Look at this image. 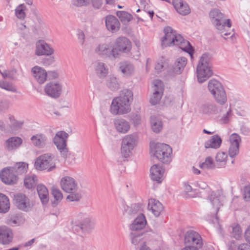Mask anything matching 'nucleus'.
Masks as SVG:
<instances>
[{
    "label": "nucleus",
    "mask_w": 250,
    "mask_h": 250,
    "mask_svg": "<svg viewBox=\"0 0 250 250\" xmlns=\"http://www.w3.org/2000/svg\"><path fill=\"white\" fill-rule=\"evenodd\" d=\"M164 32L165 36L161 41L163 48L171 45H179L181 49L192 57L193 49L188 41L185 40L181 35L177 34L176 31L169 26L165 27Z\"/></svg>",
    "instance_id": "nucleus-1"
},
{
    "label": "nucleus",
    "mask_w": 250,
    "mask_h": 250,
    "mask_svg": "<svg viewBox=\"0 0 250 250\" xmlns=\"http://www.w3.org/2000/svg\"><path fill=\"white\" fill-rule=\"evenodd\" d=\"M211 57L208 53H205L201 57L196 68L198 81L203 83L210 77L213 74L211 69Z\"/></svg>",
    "instance_id": "nucleus-2"
},
{
    "label": "nucleus",
    "mask_w": 250,
    "mask_h": 250,
    "mask_svg": "<svg viewBox=\"0 0 250 250\" xmlns=\"http://www.w3.org/2000/svg\"><path fill=\"white\" fill-rule=\"evenodd\" d=\"M61 186L62 190L69 193L67 199L71 202L78 201L82 198L81 193L78 191V185L72 177L66 176L62 179Z\"/></svg>",
    "instance_id": "nucleus-3"
},
{
    "label": "nucleus",
    "mask_w": 250,
    "mask_h": 250,
    "mask_svg": "<svg viewBox=\"0 0 250 250\" xmlns=\"http://www.w3.org/2000/svg\"><path fill=\"white\" fill-rule=\"evenodd\" d=\"M225 197L220 191L212 192L208 197L205 204V208L211 214L215 215L216 221H218L217 212L220 207L223 205Z\"/></svg>",
    "instance_id": "nucleus-4"
},
{
    "label": "nucleus",
    "mask_w": 250,
    "mask_h": 250,
    "mask_svg": "<svg viewBox=\"0 0 250 250\" xmlns=\"http://www.w3.org/2000/svg\"><path fill=\"white\" fill-rule=\"evenodd\" d=\"M139 137L136 133L125 136L122 139L121 153L125 158L129 157L134 148L137 145Z\"/></svg>",
    "instance_id": "nucleus-5"
},
{
    "label": "nucleus",
    "mask_w": 250,
    "mask_h": 250,
    "mask_svg": "<svg viewBox=\"0 0 250 250\" xmlns=\"http://www.w3.org/2000/svg\"><path fill=\"white\" fill-rule=\"evenodd\" d=\"M208 89L218 104H224L227 102L225 89L219 81L215 79L210 80L208 83Z\"/></svg>",
    "instance_id": "nucleus-6"
},
{
    "label": "nucleus",
    "mask_w": 250,
    "mask_h": 250,
    "mask_svg": "<svg viewBox=\"0 0 250 250\" xmlns=\"http://www.w3.org/2000/svg\"><path fill=\"white\" fill-rule=\"evenodd\" d=\"M209 17L214 20L213 22L216 28L220 31H221L222 36H228L230 34V33L225 32L222 30L225 29V27L230 28L231 26L230 20L227 19L226 21L224 20V15L217 9L212 10L209 13Z\"/></svg>",
    "instance_id": "nucleus-7"
},
{
    "label": "nucleus",
    "mask_w": 250,
    "mask_h": 250,
    "mask_svg": "<svg viewBox=\"0 0 250 250\" xmlns=\"http://www.w3.org/2000/svg\"><path fill=\"white\" fill-rule=\"evenodd\" d=\"M35 167L39 170H52L56 167L54 155L46 153L40 156L35 161Z\"/></svg>",
    "instance_id": "nucleus-8"
},
{
    "label": "nucleus",
    "mask_w": 250,
    "mask_h": 250,
    "mask_svg": "<svg viewBox=\"0 0 250 250\" xmlns=\"http://www.w3.org/2000/svg\"><path fill=\"white\" fill-rule=\"evenodd\" d=\"M95 53L103 58L116 59L119 57V53L114 47L110 43L99 44L94 50Z\"/></svg>",
    "instance_id": "nucleus-9"
},
{
    "label": "nucleus",
    "mask_w": 250,
    "mask_h": 250,
    "mask_svg": "<svg viewBox=\"0 0 250 250\" xmlns=\"http://www.w3.org/2000/svg\"><path fill=\"white\" fill-rule=\"evenodd\" d=\"M68 134L63 131L58 132L53 139V142L62 156L65 159L69 157L70 152L66 147V141Z\"/></svg>",
    "instance_id": "nucleus-10"
},
{
    "label": "nucleus",
    "mask_w": 250,
    "mask_h": 250,
    "mask_svg": "<svg viewBox=\"0 0 250 250\" xmlns=\"http://www.w3.org/2000/svg\"><path fill=\"white\" fill-rule=\"evenodd\" d=\"M172 148L166 144L157 143L155 146L154 155L163 163L167 164L171 161Z\"/></svg>",
    "instance_id": "nucleus-11"
},
{
    "label": "nucleus",
    "mask_w": 250,
    "mask_h": 250,
    "mask_svg": "<svg viewBox=\"0 0 250 250\" xmlns=\"http://www.w3.org/2000/svg\"><path fill=\"white\" fill-rule=\"evenodd\" d=\"M131 110L128 101H122L121 98H115L110 105V112L113 115H122L128 113Z\"/></svg>",
    "instance_id": "nucleus-12"
},
{
    "label": "nucleus",
    "mask_w": 250,
    "mask_h": 250,
    "mask_svg": "<svg viewBox=\"0 0 250 250\" xmlns=\"http://www.w3.org/2000/svg\"><path fill=\"white\" fill-rule=\"evenodd\" d=\"M184 243L186 246H193L198 249L201 248L203 245L201 235L193 230H189L186 232L185 235Z\"/></svg>",
    "instance_id": "nucleus-13"
},
{
    "label": "nucleus",
    "mask_w": 250,
    "mask_h": 250,
    "mask_svg": "<svg viewBox=\"0 0 250 250\" xmlns=\"http://www.w3.org/2000/svg\"><path fill=\"white\" fill-rule=\"evenodd\" d=\"M44 92L49 97L57 99L60 97L62 91V85L59 81L48 83L44 87Z\"/></svg>",
    "instance_id": "nucleus-14"
},
{
    "label": "nucleus",
    "mask_w": 250,
    "mask_h": 250,
    "mask_svg": "<svg viewBox=\"0 0 250 250\" xmlns=\"http://www.w3.org/2000/svg\"><path fill=\"white\" fill-rule=\"evenodd\" d=\"M15 204L20 210L29 211L33 207V204L30 202L29 198L22 193H18L14 196Z\"/></svg>",
    "instance_id": "nucleus-15"
},
{
    "label": "nucleus",
    "mask_w": 250,
    "mask_h": 250,
    "mask_svg": "<svg viewBox=\"0 0 250 250\" xmlns=\"http://www.w3.org/2000/svg\"><path fill=\"white\" fill-rule=\"evenodd\" d=\"M154 93L150 99V103L153 105L157 104L160 102L163 94L164 86L163 82L159 80L153 81Z\"/></svg>",
    "instance_id": "nucleus-16"
},
{
    "label": "nucleus",
    "mask_w": 250,
    "mask_h": 250,
    "mask_svg": "<svg viewBox=\"0 0 250 250\" xmlns=\"http://www.w3.org/2000/svg\"><path fill=\"white\" fill-rule=\"evenodd\" d=\"M0 178L3 183L7 185L14 184L18 180L14 169L12 167L3 168L0 173Z\"/></svg>",
    "instance_id": "nucleus-17"
},
{
    "label": "nucleus",
    "mask_w": 250,
    "mask_h": 250,
    "mask_svg": "<svg viewBox=\"0 0 250 250\" xmlns=\"http://www.w3.org/2000/svg\"><path fill=\"white\" fill-rule=\"evenodd\" d=\"M229 141L230 146L229 149V154L230 157H234L238 154L239 144L241 139L239 135L233 133L230 136Z\"/></svg>",
    "instance_id": "nucleus-18"
},
{
    "label": "nucleus",
    "mask_w": 250,
    "mask_h": 250,
    "mask_svg": "<svg viewBox=\"0 0 250 250\" xmlns=\"http://www.w3.org/2000/svg\"><path fill=\"white\" fill-rule=\"evenodd\" d=\"M14 235L12 229L6 227H0V243L9 245L13 240Z\"/></svg>",
    "instance_id": "nucleus-19"
},
{
    "label": "nucleus",
    "mask_w": 250,
    "mask_h": 250,
    "mask_svg": "<svg viewBox=\"0 0 250 250\" xmlns=\"http://www.w3.org/2000/svg\"><path fill=\"white\" fill-rule=\"evenodd\" d=\"M54 52V49L43 41H39L36 43L35 54L37 56H50Z\"/></svg>",
    "instance_id": "nucleus-20"
},
{
    "label": "nucleus",
    "mask_w": 250,
    "mask_h": 250,
    "mask_svg": "<svg viewBox=\"0 0 250 250\" xmlns=\"http://www.w3.org/2000/svg\"><path fill=\"white\" fill-rule=\"evenodd\" d=\"M115 47L114 48L117 50L118 52H122L127 53L131 49V43L130 41L125 37H119L115 42Z\"/></svg>",
    "instance_id": "nucleus-21"
},
{
    "label": "nucleus",
    "mask_w": 250,
    "mask_h": 250,
    "mask_svg": "<svg viewBox=\"0 0 250 250\" xmlns=\"http://www.w3.org/2000/svg\"><path fill=\"white\" fill-rule=\"evenodd\" d=\"M113 124L116 130L119 133L125 134L130 130L129 123L124 119L116 118L114 119Z\"/></svg>",
    "instance_id": "nucleus-22"
},
{
    "label": "nucleus",
    "mask_w": 250,
    "mask_h": 250,
    "mask_svg": "<svg viewBox=\"0 0 250 250\" xmlns=\"http://www.w3.org/2000/svg\"><path fill=\"white\" fill-rule=\"evenodd\" d=\"M31 72L39 83L42 84L46 82L47 73L44 68L39 66H35L32 68Z\"/></svg>",
    "instance_id": "nucleus-23"
},
{
    "label": "nucleus",
    "mask_w": 250,
    "mask_h": 250,
    "mask_svg": "<svg viewBox=\"0 0 250 250\" xmlns=\"http://www.w3.org/2000/svg\"><path fill=\"white\" fill-rule=\"evenodd\" d=\"M30 140L32 144L39 148H44L48 142L47 137L42 133H38L33 135Z\"/></svg>",
    "instance_id": "nucleus-24"
},
{
    "label": "nucleus",
    "mask_w": 250,
    "mask_h": 250,
    "mask_svg": "<svg viewBox=\"0 0 250 250\" xmlns=\"http://www.w3.org/2000/svg\"><path fill=\"white\" fill-rule=\"evenodd\" d=\"M105 25L107 30L112 33L118 31L120 27V23L114 16L108 15L105 18Z\"/></svg>",
    "instance_id": "nucleus-25"
},
{
    "label": "nucleus",
    "mask_w": 250,
    "mask_h": 250,
    "mask_svg": "<svg viewBox=\"0 0 250 250\" xmlns=\"http://www.w3.org/2000/svg\"><path fill=\"white\" fill-rule=\"evenodd\" d=\"M147 208L155 217H158L163 210L164 208L159 201L150 199L148 200Z\"/></svg>",
    "instance_id": "nucleus-26"
},
{
    "label": "nucleus",
    "mask_w": 250,
    "mask_h": 250,
    "mask_svg": "<svg viewBox=\"0 0 250 250\" xmlns=\"http://www.w3.org/2000/svg\"><path fill=\"white\" fill-rule=\"evenodd\" d=\"M172 4L176 11L180 15H187L190 12L189 6L183 0H173Z\"/></svg>",
    "instance_id": "nucleus-27"
},
{
    "label": "nucleus",
    "mask_w": 250,
    "mask_h": 250,
    "mask_svg": "<svg viewBox=\"0 0 250 250\" xmlns=\"http://www.w3.org/2000/svg\"><path fill=\"white\" fill-rule=\"evenodd\" d=\"M146 224V221L145 216L143 214L139 215L134 220L130 226V229L132 231L139 232L143 229Z\"/></svg>",
    "instance_id": "nucleus-28"
},
{
    "label": "nucleus",
    "mask_w": 250,
    "mask_h": 250,
    "mask_svg": "<svg viewBox=\"0 0 250 250\" xmlns=\"http://www.w3.org/2000/svg\"><path fill=\"white\" fill-rule=\"evenodd\" d=\"M150 176L152 180L158 183H161V178L164 173V169L160 165H153L150 169Z\"/></svg>",
    "instance_id": "nucleus-29"
},
{
    "label": "nucleus",
    "mask_w": 250,
    "mask_h": 250,
    "mask_svg": "<svg viewBox=\"0 0 250 250\" xmlns=\"http://www.w3.org/2000/svg\"><path fill=\"white\" fill-rule=\"evenodd\" d=\"M187 59L186 58L181 57L178 58L176 60L174 64L172 66L171 72L175 74H180L183 71L186 64Z\"/></svg>",
    "instance_id": "nucleus-30"
},
{
    "label": "nucleus",
    "mask_w": 250,
    "mask_h": 250,
    "mask_svg": "<svg viewBox=\"0 0 250 250\" xmlns=\"http://www.w3.org/2000/svg\"><path fill=\"white\" fill-rule=\"evenodd\" d=\"M95 223L94 220L90 217H86L77 225V226L84 232H89L94 229Z\"/></svg>",
    "instance_id": "nucleus-31"
},
{
    "label": "nucleus",
    "mask_w": 250,
    "mask_h": 250,
    "mask_svg": "<svg viewBox=\"0 0 250 250\" xmlns=\"http://www.w3.org/2000/svg\"><path fill=\"white\" fill-rule=\"evenodd\" d=\"M22 139L18 137H12L6 141L5 147L9 150L18 148L22 144Z\"/></svg>",
    "instance_id": "nucleus-32"
},
{
    "label": "nucleus",
    "mask_w": 250,
    "mask_h": 250,
    "mask_svg": "<svg viewBox=\"0 0 250 250\" xmlns=\"http://www.w3.org/2000/svg\"><path fill=\"white\" fill-rule=\"evenodd\" d=\"M37 190L40 200L42 204H46L49 201V192L46 187L42 185H38Z\"/></svg>",
    "instance_id": "nucleus-33"
},
{
    "label": "nucleus",
    "mask_w": 250,
    "mask_h": 250,
    "mask_svg": "<svg viewBox=\"0 0 250 250\" xmlns=\"http://www.w3.org/2000/svg\"><path fill=\"white\" fill-rule=\"evenodd\" d=\"M222 143L221 138L217 135L211 137L210 139L205 143L206 148H212L217 149L220 147Z\"/></svg>",
    "instance_id": "nucleus-34"
},
{
    "label": "nucleus",
    "mask_w": 250,
    "mask_h": 250,
    "mask_svg": "<svg viewBox=\"0 0 250 250\" xmlns=\"http://www.w3.org/2000/svg\"><path fill=\"white\" fill-rule=\"evenodd\" d=\"M96 73L100 78H104L108 74V68L104 62H96L94 63Z\"/></svg>",
    "instance_id": "nucleus-35"
},
{
    "label": "nucleus",
    "mask_w": 250,
    "mask_h": 250,
    "mask_svg": "<svg viewBox=\"0 0 250 250\" xmlns=\"http://www.w3.org/2000/svg\"><path fill=\"white\" fill-rule=\"evenodd\" d=\"M119 69L125 76H129L133 74L134 71L133 65L129 62H123L119 64Z\"/></svg>",
    "instance_id": "nucleus-36"
},
{
    "label": "nucleus",
    "mask_w": 250,
    "mask_h": 250,
    "mask_svg": "<svg viewBox=\"0 0 250 250\" xmlns=\"http://www.w3.org/2000/svg\"><path fill=\"white\" fill-rule=\"evenodd\" d=\"M27 11L26 5L22 3L17 6L15 9V15L20 20H23L26 17V12Z\"/></svg>",
    "instance_id": "nucleus-37"
},
{
    "label": "nucleus",
    "mask_w": 250,
    "mask_h": 250,
    "mask_svg": "<svg viewBox=\"0 0 250 250\" xmlns=\"http://www.w3.org/2000/svg\"><path fill=\"white\" fill-rule=\"evenodd\" d=\"M228 155L224 152H219L215 157L217 168L225 167L227 164Z\"/></svg>",
    "instance_id": "nucleus-38"
},
{
    "label": "nucleus",
    "mask_w": 250,
    "mask_h": 250,
    "mask_svg": "<svg viewBox=\"0 0 250 250\" xmlns=\"http://www.w3.org/2000/svg\"><path fill=\"white\" fill-rule=\"evenodd\" d=\"M10 208V203L8 197L0 193V212L5 213Z\"/></svg>",
    "instance_id": "nucleus-39"
},
{
    "label": "nucleus",
    "mask_w": 250,
    "mask_h": 250,
    "mask_svg": "<svg viewBox=\"0 0 250 250\" xmlns=\"http://www.w3.org/2000/svg\"><path fill=\"white\" fill-rule=\"evenodd\" d=\"M107 87L112 91L118 90L120 87V84L115 77L109 76L106 80Z\"/></svg>",
    "instance_id": "nucleus-40"
},
{
    "label": "nucleus",
    "mask_w": 250,
    "mask_h": 250,
    "mask_svg": "<svg viewBox=\"0 0 250 250\" xmlns=\"http://www.w3.org/2000/svg\"><path fill=\"white\" fill-rule=\"evenodd\" d=\"M202 112L207 115L216 114L217 113V108L215 105L211 104H207L201 106Z\"/></svg>",
    "instance_id": "nucleus-41"
},
{
    "label": "nucleus",
    "mask_w": 250,
    "mask_h": 250,
    "mask_svg": "<svg viewBox=\"0 0 250 250\" xmlns=\"http://www.w3.org/2000/svg\"><path fill=\"white\" fill-rule=\"evenodd\" d=\"M200 167L201 168H205L208 169H213L217 168V165L215 162H214L212 158L210 157H207L205 161L202 163Z\"/></svg>",
    "instance_id": "nucleus-42"
},
{
    "label": "nucleus",
    "mask_w": 250,
    "mask_h": 250,
    "mask_svg": "<svg viewBox=\"0 0 250 250\" xmlns=\"http://www.w3.org/2000/svg\"><path fill=\"white\" fill-rule=\"evenodd\" d=\"M37 183V178L35 175L27 176L24 178V184L27 188H32Z\"/></svg>",
    "instance_id": "nucleus-43"
},
{
    "label": "nucleus",
    "mask_w": 250,
    "mask_h": 250,
    "mask_svg": "<svg viewBox=\"0 0 250 250\" xmlns=\"http://www.w3.org/2000/svg\"><path fill=\"white\" fill-rule=\"evenodd\" d=\"M151 125L152 130L156 133H159L163 127L162 121L157 118H151Z\"/></svg>",
    "instance_id": "nucleus-44"
},
{
    "label": "nucleus",
    "mask_w": 250,
    "mask_h": 250,
    "mask_svg": "<svg viewBox=\"0 0 250 250\" xmlns=\"http://www.w3.org/2000/svg\"><path fill=\"white\" fill-rule=\"evenodd\" d=\"M117 98H121L122 101H128V103L130 104L133 100V93L129 89L123 90L120 94V96Z\"/></svg>",
    "instance_id": "nucleus-45"
},
{
    "label": "nucleus",
    "mask_w": 250,
    "mask_h": 250,
    "mask_svg": "<svg viewBox=\"0 0 250 250\" xmlns=\"http://www.w3.org/2000/svg\"><path fill=\"white\" fill-rule=\"evenodd\" d=\"M130 237L132 243L134 245H138L143 239V233L142 232L132 231Z\"/></svg>",
    "instance_id": "nucleus-46"
},
{
    "label": "nucleus",
    "mask_w": 250,
    "mask_h": 250,
    "mask_svg": "<svg viewBox=\"0 0 250 250\" xmlns=\"http://www.w3.org/2000/svg\"><path fill=\"white\" fill-rule=\"evenodd\" d=\"M12 168L13 169H14L15 173H16L17 174H22L27 171L28 164L23 162L19 163H17L14 167Z\"/></svg>",
    "instance_id": "nucleus-47"
},
{
    "label": "nucleus",
    "mask_w": 250,
    "mask_h": 250,
    "mask_svg": "<svg viewBox=\"0 0 250 250\" xmlns=\"http://www.w3.org/2000/svg\"><path fill=\"white\" fill-rule=\"evenodd\" d=\"M52 194L55 199L52 202L53 207L56 206L59 202H60L62 199V194L61 191L57 188H53L52 189Z\"/></svg>",
    "instance_id": "nucleus-48"
},
{
    "label": "nucleus",
    "mask_w": 250,
    "mask_h": 250,
    "mask_svg": "<svg viewBox=\"0 0 250 250\" xmlns=\"http://www.w3.org/2000/svg\"><path fill=\"white\" fill-rule=\"evenodd\" d=\"M116 15L120 20L124 22H128L133 18L132 16L130 14L125 11H118L116 12Z\"/></svg>",
    "instance_id": "nucleus-49"
},
{
    "label": "nucleus",
    "mask_w": 250,
    "mask_h": 250,
    "mask_svg": "<svg viewBox=\"0 0 250 250\" xmlns=\"http://www.w3.org/2000/svg\"><path fill=\"white\" fill-rule=\"evenodd\" d=\"M232 231L231 234L234 238L236 239H239L242 235V230L238 224H234L231 226Z\"/></svg>",
    "instance_id": "nucleus-50"
},
{
    "label": "nucleus",
    "mask_w": 250,
    "mask_h": 250,
    "mask_svg": "<svg viewBox=\"0 0 250 250\" xmlns=\"http://www.w3.org/2000/svg\"><path fill=\"white\" fill-rule=\"evenodd\" d=\"M0 87L9 91L16 92V87L9 82L0 81Z\"/></svg>",
    "instance_id": "nucleus-51"
},
{
    "label": "nucleus",
    "mask_w": 250,
    "mask_h": 250,
    "mask_svg": "<svg viewBox=\"0 0 250 250\" xmlns=\"http://www.w3.org/2000/svg\"><path fill=\"white\" fill-rule=\"evenodd\" d=\"M128 119L132 123L134 126L141 124V116L136 113H131L128 115Z\"/></svg>",
    "instance_id": "nucleus-52"
},
{
    "label": "nucleus",
    "mask_w": 250,
    "mask_h": 250,
    "mask_svg": "<svg viewBox=\"0 0 250 250\" xmlns=\"http://www.w3.org/2000/svg\"><path fill=\"white\" fill-rule=\"evenodd\" d=\"M0 73L2 76V77L4 79L8 78L11 80H14L15 79V74L16 73L15 70H13L11 71L5 70L3 72H1L0 70Z\"/></svg>",
    "instance_id": "nucleus-53"
},
{
    "label": "nucleus",
    "mask_w": 250,
    "mask_h": 250,
    "mask_svg": "<svg viewBox=\"0 0 250 250\" xmlns=\"http://www.w3.org/2000/svg\"><path fill=\"white\" fill-rule=\"evenodd\" d=\"M138 210V206L136 204L133 205L131 207H127V208L125 209L126 211L130 215L136 213Z\"/></svg>",
    "instance_id": "nucleus-54"
},
{
    "label": "nucleus",
    "mask_w": 250,
    "mask_h": 250,
    "mask_svg": "<svg viewBox=\"0 0 250 250\" xmlns=\"http://www.w3.org/2000/svg\"><path fill=\"white\" fill-rule=\"evenodd\" d=\"M231 109L229 107L227 110V113L222 117L221 120L224 124H227L229 122V118L231 116Z\"/></svg>",
    "instance_id": "nucleus-55"
},
{
    "label": "nucleus",
    "mask_w": 250,
    "mask_h": 250,
    "mask_svg": "<svg viewBox=\"0 0 250 250\" xmlns=\"http://www.w3.org/2000/svg\"><path fill=\"white\" fill-rule=\"evenodd\" d=\"M9 108V103L6 101H0V112H4Z\"/></svg>",
    "instance_id": "nucleus-56"
},
{
    "label": "nucleus",
    "mask_w": 250,
    "mask_h": 250,
    "mask_svg": "<svg viewBox=\"0 0 250 250\" xmlns=\"http://www.w3.org/2000/svg\"><path fill=\"white\" fill-rule=\"evenodd\" d=\"M54 61V57L50 55L48 56L47 57L44 58L43 59L42 62L45 65H49L53 63Z\"/></svg>",
    "instance_id": "nucleus-57"
},
{
    "label": "nucleus",
    "mask_w": 250,
    "mask_h": 250,
    "mask_svg": "<svg viewBox=\"0 0 250 250\" xmlns=\"http://www.w3.org/2000/svg\"><path fill=\"white\" fill-rule=\"evenodd\" d=\"M91 4L95 9H100L103 4V0H91Z\"/></svg>",
    "instance_id": "nucleus-58"
},
{
    "label": "nucleus",
    "mask_w": 250,
    "mask_h": 250,
    "mask_svg": "<svg viewBox=\"0 0 250 250\" xmlns=\"http://www.w3.org/2000/svg\"><path fill=\"white\" fill-rule=\"evenodd\" d=\"M244 198L245 201H249L250 199V185L244 188Z\"/></svg>",
    "instance_id": "nucleus-59"
},
{
    "label": "nucleus",
    "mask_w": 250,
    "mask_h": 250,
    "mask_svg": "<svg viewBox=\"0 0 250 250\" xmlns=\"http://www.w3.org/2000/svg\"><path fill=\"white\" fill-rule=\"evenodd\" d=\"M87 0H73V4L77 7L82 6L86 4Z\"/></svg>",
    "instance_id": "nucleus-60"
},
{
    "label": "nucleus",
    "mask_w": 250,
    "mask_h": 250,
    "mask_svg": "<svg viewBox=\"0 0 250 250\" xmlns=\"http://www.w3.org/2000/svg\"><path fill=\"white\" fill-rule=\"evenodd\" d=\"M37 20L38 21L40 24V26L39 27H37L35 28V30L36 31V33H38V32L40 30H41L42 28H43L44 23L43 22V21L42 20V19L40 17H37Z\"/></svg>",
    "instance_id": "nucleus-61"
},
{
    "label": "nucleus",
    "mask_w": 250,
    "mask_h": 250,
    "mask_svg": "<svg viewBox=\"0 0 250 250\" xmlns=\"http://www.w3.org/2000/svg\"><path fill=\"white\" fill-rule=\"evenodd\" d=\"M164 67V63L163 62H157L155 66V69L158 73L161 72Z\"/></svg>",
    "instance_id": "nucleus-62"
},
{
    "label": "nucleus",
    "mask_w": 250,
    "mask_h": 250,
    "mask_svg": "<svg viewBox=\"0 0 250 250\" xmlns=\"http://www.w3.org/2000/svg\"><path fill=\"white\" fill-rule=\"evenodd\" d=\"M78 39L79 40L80 42L83 44L85 40V35L83 32L82 31H79L78 34Z\"/></svg>",
    "instance_id": "nucleus-63"
},
{
    "label": "nucleus",
    "mask_w": 250,
    "mask_h": 250,
    "mask_svg": "<svg viewBox=\"0 0 250 250\" xmlns=\"http://www.w3.org/2000/svg\"><path fill=\"white\" fill-rule=\"evenodd\" d=\"M238 250H250V245L246 243L240 244L238 246Z\"/></svg>",
    "instance_id": "nucleus-64"
}]
</instances>
